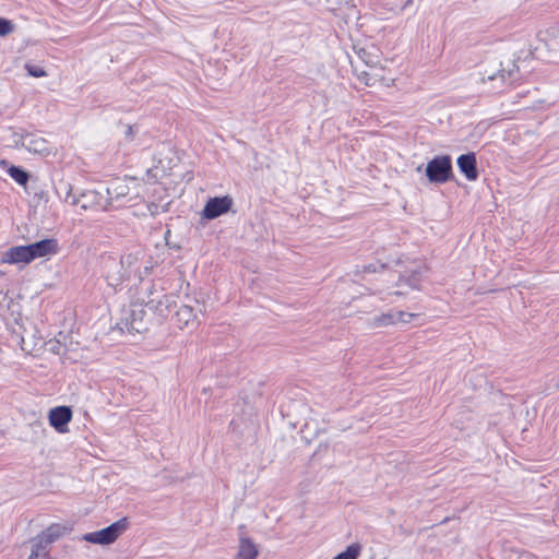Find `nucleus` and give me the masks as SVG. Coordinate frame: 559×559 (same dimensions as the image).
I'll return each mask as SVG.
<instances>
[{"label": "nucleus", "mask_w": 559, "mask_h": 559, "mask_svg": "<svg viewBox=\"0 0 559 559\" xmlns=\"http://www.w3.org/2000/svg\"><path fill=\"white\" fill-rule=\"evenodd\" d=\"M162 280L141 281L135 296L144 304L155 316L159 319H165L169 316L173 306L175 305V297L171 294L165 293Z\"/></svg>", "instance_id": "obj_1"}, {"label": "nucleus", "mask_w": 559, "mask_h": 559, "mask_svg": "<svg viewBox=\"0 0 559 559\" xmlns=\"http://www.w3.org/2000/svg\"><path fill=\"white\" fill-rule=\"evenodd\" d=\"M379 255L380 258L378 261L380 269L401 265L402 269L397 271L400 274V283H405L411 289H420V283L429 271L425 261L409 259L402 260L401 258L389 259L385 254L384 248Z\"/></svg>", "instance_id": "obj_2"}, {"label": "nucleus", "mask_w": 559, "mask_h": 559, "mask_svg": "<svg viewBox=\"0 0 559 559\" xmlns=\"http://www.w3.org/2000/svg\"><path fill=\"white\" fill-rule=\"evenodd\" d=\"M148 323L150 318L145 306L135 296L130 305L121 310V318L117 325L121 331L140 333L147 330Z\"/></svg>", "instance_id": "obj_3"}, {"label": "nucleus", "mask_w": 559, "mask_h": 559, "mask_svg": "<svg viewBox=\"0 0 559 559\" xmlns=\"http://www.w3.org/2000/svg\"><path fill=\"white\" fill-rule=\"evenodd\" d=\"M64 201L71 205L80 206L83 210L95 209L108 211V203L105 194L97 190H82L73 192L70 185L64 186Z\"/></svg>", "instance_id": "obj_4"}, {"label": "nucleus", "mask_w": 559, "mask_h": 559, "mask_svg": "<svg viewBox=\"0 0 559 559\" xmlns=\"http://www.w3.org/2000/svg\"><path fill=\"white\" fill-rule=\"evenodd\" d=\"M57 253V247H11L1 258V262L24 266L37 258Z\"/></svg>", "instance_id": "obj_5"}, {"label": "nucleus", "mask_w": 559, "mask_h": 559, "mask_svg": "<svg viewBox=\"0 0 559 559\" xmlns=\"http://www.w3.org/2000/svg\"><path fill=\"white\" fill-rule=\"evenodd\" d=\"M426 176L431 183L442 185L453 178L452 158L450 155H437L426 166Z\"/></svg>", "instance_id": "obj_6"}, {"label": "nucleus", "mask_w": 559, "mask_h": 559, "mask_svg": "<svg viewBox=\"0 0 559 559\" xmlns=\"http://www.w3.org/2000/svg\"><path fill=\"white\" fill-rule=\"evenodd\" d=\"M128 527V519L122 518L103 530L84 534L82 539L92 544L110 545L115 543Z\"/></svg>", "instance_id": "obj_7"}, {"label": "nucleus", "mask_w": 559, "mask_h": 559, "mask_svg": "<svg viewBox=\"0 0 559 559\" xmlns=\"http://www.w3.org/2000/svg\"><path fill=\"white\" fill-rule=\"evenodd\" d=\"M203 312V304L192 299L191 304L180 306L173 318L174 324L179 329H193L199 324V317Z\"/></svg>", "instance_id": "obj_8"}, {"label": "nucleus", "mask_w": 559, "mask_h": 559, "mask_svg": "<svg viewBox=\"0 0 559 559\" xmlns=\"http://www.w3.org/2000/svg\"><path fill=\"white\" fill-rule=\"evenodd\" d=\"M108 210L117 209L131 201L129 198L130 187L126 179L117 178L111 180L105 189Z\"/></svg>", "instance_id": "obj_9"}, {"label": "nucleus", "mask_w": 559, "mask_h": 559, "mask_svg": "<svg viewBox=\"0 0 559 559\" xmlns=\"http://www.w3.org/2000/svg\"><path fill=\"white\" fill-rule=\"evenodd\" d=\"M500 67L501 68L497 71H485V74H487V80L490 82H495L492 88L497 92L500 91L504 85L515 82L518 80L519 73V67L512 60H508L506 67L501 62Z\"/></svg>", "instance_id": "obj_10"}, {"label": "nucleus", "mask_w": 559, "mask_h": 559, "mask_svg": "<svg viewBox=\"0 0 559 559\" xmlns=\"http://www.w3.org/2000/svg\"><path fill=\"white\" fill-rule=\"evenodd\" d=\"M234 201L229 195L210 198L204 205L202 216L206 219L217 218L230 211Z\"/></svg>", "instance_id": "obj_11"}, {"label": "nucleus", "mask_w": 559, "mask_h": 559, "mask_svg": "<svg viewBox=\"0 0 559 559\" xmlns=\"http://www.w3.org/2000/svg\"><path fill=\"white\" fill-rule=\"evenodd\" d=\"M456 165L460 173L467 181H476L478 179L479 171L475 152L461 154L456 158Z\"/></svg>", "instance_id": "obj_12"}, {"label": "nucleus", "mask_w": 559, "mask_h": 559, "mask_svg": "<svg viewBox=\"0 0 559 559\" xmlns=\"http://www.w3.org/2000/svg\"><path fill=\"white\" fill-rule=\"evenodd\" d=\"M49 424L58 432L64 433L68 431V424L72 419V409L70 406H57L49 411Z\"/></svg>", "instance_id": "obj_13"}, {"label": "nucleus", "mask_w": 559, "mask_h": 559, "mask_svg": "<svg viewBox=\"0 0 559 559\" xmlns=\"http://www.w3.org/2000/svg\"><path fill=\"white\" fill-rule=\"evenodd\" d=\"M258 556L259 549L255 543L249 537L241 535L234 559H257Z\"/></svg>", "instance_id": "obj_14"}, {"label": "nucleus", "mask_w": 559, "mask_h": 559, "mask_svg": "<svg viewBox=\"0 0 559 559\" xmlns=\"http://www.w3.org/2000/svg\"><path fill=\"white\" fill-rule=\"evenodd\" d=\"M66 533V527L61 524H51L44 530L35 539L36 544L43 545L47 548L48 545L52 544Z\"/></svg>", "instance_id": "obj_15"}, {"label": "nucleus", "mask_w": 559, "mask_h": 559, "mask_svg": "<svg viewBox=\"0 0 559 559\" xmlns=\"http://www.w3.org/2000/svg\"><path fill=\"white\" fill-rule=\"evenodd\" d=\"M396 323L395 314L393 312L381 313L368 321L371 329L386 328Z\"/></svg>", "instance_id": "obj_16"}, {"label": "nucleus", "mask_w": 559, "mask_h": 559, "mask_svg": "<svg viewBox=\"0 0 559 559\" xmlns=\"http://www.w3.org/2000/svg\"><path fill=\"white\" fill-rule=\"evenodd\" d=\"M8 175L20 186H26L29 179V174L21 166L11 165Z\"/></svg>", "instance_id": "obj_17"}, {"label": "nucleus", "mask_w": 559, "mask_h": 559, "mask_svg": "<svg viewBox=\"0 0 559 559\" xmlns=\"http://www.w3.org/2000/svg\"><path fill=\"white\" fill-rule=\"evenodd\" d=\"M360 549L361 547L359 544H352L345 551L338 554L333 559H357L360 554Z\"/></svg>", "instance_id": "obj_18"}, {"label": "nucleus", "mask_w": 559, "mask_h": 559, "mask_svg": "<svg viewBox=\"0 0 559 559\" xmlns=\"http://www.w3.org/2000/svg\"><path fill=\"white\" fill-rule=\"evenodd\" d=\"M28 559H49V550L34 542Z\"/></svg>", "instance_id": "obj_19"}, {"label": "nucleus", "mask_w": 559, "mask_h": 559, "mask_svg": "<svg viewBox=\"0 0 559 559\" xmlns=\"http://www.w3.org/2000/svg\"><path fill=\"white\" fill-rule=\"evenodd\" d=\"M14 29L15 25L11 20L0 16V37L10 35Z\"/></svg>", "instance_id": "obj_20"}, {"label": "nucleus", "mask_w": 559, "mask_h": 559, "mask_svg": "<svg viewBox=\"0 0 559 559\" xmlns=\"http://www.w3.org/2000/svg\"><path fill=\"white\" fill-rule=\"evenodd\" d=\"M24 68L29 76H33V78L47 76V72L44 70V68H41L37 64L25 63Z\"/></svg>", "instance_id": "obj_21"}, {"label": "nucleus", "mask_w": 559, "mask_h": 559, "mask_svg": "<svg viewBox=\"0 0 559 559\" xmlns=\"http://www.w3.org/2000/svg\"><path fill=\"white\" fill-rule=\"evenodd\" d=\"M354 0H325L331 11L342 10L343 8L353 5Z\"/></svg>", "instance_id": "obj_22"}, {"label": "nucleus", "mask_w": 559, "mask_h": 559, "mask_svg": "<svg viewBox=\"0 0 559 559\" xmlns=\"http://www.w3.org/2000/svg\"><path fill=\"white\" fill-rule=\"evenodd\" d=\"M394 314H395L396 323L397 322L409 323L411 320L417 316L415 313L405 312V311H402V310L397 311Z\"/></svg>", "instance_id": "obj_23"}, {"label": "nucleus", "mask_w": 559, "mask_h": 559, "mask_svg": "<svg viewBox=\"0 0 559 559\" xmlns=\"http://www.w3.org/2000/svg\"><path fill=\"white\" fill-rule=\"evenodd\" d=\"M34 146H28L27 148L29 151H34L36 153L43 152L45 150V141L44 140H37L33 142Z\"/></svg>", "instance_id": "obj_24"}, {"label": "nucleus", "mask_w": 559, "mask_h": 559, "mask_svg": "<svg viewBox=\"0 0 559 559\" xmlns=\"http://www.w3.org/2000/svg\"><path fill=\"white\" fill-rule=\"evenodd\" d=\"M29 245H57V240L52 238H44L40 240H36L34 242H31Z\"/></svg>", "instance_id": "obj_25"}, {"label": "nucleus", "mask_w": 559, "mask_h": 559, "mask_svg": "<svg viewBox=\"0 0 559 559\" xmlns=\"http://www.w3.org/2000/svg\"><path fill=\"white\" fill-rule=\"evenodd\" d=\"M390 287H384V286H374V287H371L369 288V294L370 295H377V294H381L385 290H389Z\"/></svg>", "instance_id": "obj_26"}, {"label": "nucleus", "mask_w": 559, "mask_h": 559, "mask_svg": "<svg viewBox=\"0 0 559 559\" xmlns=\"http://www.w3.org/2000/svg\"><path fill=\"white\" fill-rule=\"evenodd\" d=\"M51 350L57 353V354H60L61 352V345L59 342H56L52 346H51Z\"/></svg>", "instance_id": "obj_27"}, {"label": "nucleus", "mask_w": 559, "mask_h": 559, "mask_svg": "<svg viewBox=\"0 0 559 559\" xmlns=\"http://www.w3.org/2000/svg\"><path fill=\"white\" fill-rule=\"evenodd\" d=\"M364 270H365V272H377L378 271V269L373 264L364 266Z\"/></svg>", "instance_id": "obj_28"}, {"label": "nucleus", "mask_w": 559, "mask_h": 559, "mask_svg": "<svg viewBox=\"0 0 559 559\" xmlns=\"http://www.w3.org/2000/svg\"><path fill=\"white\" fill-rule=\"evenodd\" d=\"M169 234H170V230H169V229H166V230L163 233L164 239H165V241H166V243H165V245H169L168 239H167V237L169 236Z\"/></svg>", "instance_id": "obj_29"}, {"label": "nucleus", "mask_w": 559, "mask_h": 559, "mask_svg": "<svg viewBox=\"0 0 559 559\" xmlns=\"http://www.w3.org/2000/svg\"><path fill=\"white\" fill-rule=\"evenodd\" d=\"M391 295H395V296H402V295H405V292L403 290H393V292H390Z\"/></svg>", "instance_id": "obj_30"}, {"label": "nucleus", "mask_w": 559, "mask_h": 559, "mask_svg": "<svg viewBox=\"0 0 559 559\" xmlns=\"http://www.w3.org/2000/svg\"><path fill=\"white\" fill-rule=\"evenodd\" d=\"M131 132H132V128H131V127H129V128H128V132H127V134L129 135V134H131Z\"/></svg>", "instance_id": "obj_31"}, {"label": "nucleus", "mask_w": 559, "mask_h": 559, "mask_svg": "<svg viewBox=\"0 0 559 559\" xmlns=\"http://www.w3.org/2000/svg\"><path fill=\"white\" fill-rule=\"evenodd\" d=\"M421 165L417 167V171H420L421 170Z\"/></svg>", "instance_id": "obj_32"}]
</instances>
